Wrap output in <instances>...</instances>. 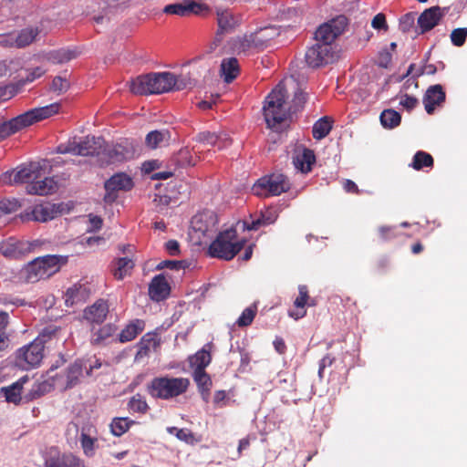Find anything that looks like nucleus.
Here are the masks:
<instances>
[{"label": "nucleus", "instance_id": "obj_1", "mask_svg": "<svg viewBox=\"0 0 467 467\" xmlns=\"http://www.w3.org/2000/svg\"><path fill=\"white\" fill-rule=\"evenodd\" d=\"M191 84V78L171 72L141 75L130 83V91L135 95L160 94L171 90H182Z\"/></svg>", "mask_w": 467, "mask_h": 467}, {"label": "nucleus", "instance_id": "obj_2", "mask_svg": "<svg viewBox=\"0 0 467 467\" xmlns=\"http://www.w3.org/2000/svg\"><path fill=\"white\" fill-rule=\"evenodd\" d=\"M60 104L53 103L48 106L36 108L0 123V140L29 127L38 121L48 119L59 112Z\"/></svg>", "mask_w": 467, "mask_h": 467}, {"label": "nucleus", "instance_id": "obj_3", "mask_svg": "<svg viewBox=\"0 0 467 467\" xmlns=\"http://www.w3.org/2000/svg\"><path fill=\"white\" fill-rule=\"evenodd\" d=\"M285 98L286 90L282 83L277 84L265 98L263 111L268 128L277 130L289 116L291 111Z\"/></svg>", "mask_w": 467, "mask_h": 467}, {"label": "nucleus", "instance_id": "obj_4", "mask_svg": "<svg viewBox=\"0 0 467 467\" xmlns=\"http://www.w3.org/2000/svg\"><path fill=\"white\" fill-rule=\"evenodd\" d=\"M191 382L188 378L163 375L155 377L147 385L148 393L154 399L171 400L184 395Z\"/></svg>", "mask_w": 467, "mask_h": 467}, {"label": "nucleus", "instance_id": "obj_5", "mask_svg": "<svg viewBox=\"0 0 467 467\" xmlns=\"http://www.w3.org/2000/svg\"><path fill=\"white\" fill-rule=\"evenodd\" d=\"M236 239L237 232L233 227L220 232L209 245L206 253L211 257L230 261L244 247L246 243L245 239Z\"/></svg>", "mask_w": 467, "mask_h": 467}, {"label": "nucleus", "instance_id": "obj_6", "mask_svg": "<svg viewBox=\"0 0 467 467\" xmlns=\"http://www.w3.org/2000/svg\"><path fill=\"white\" fill-rule=\"evenodd\" d=\"M289 179L282 173H272L257 180L252 190L262 197L277 196L290 190Z\"/></svg>", "mask_w": 467, "mask_h": 467}, {"label": "nucleus", "instance_id": "obj_7", "mask_svg": "<svg viewBox=\"0 0 467 467\" xmlns=\"http://www.w3.org/2000/svg\"><path fill=\"white\" fill-rule=\"evenodd\" d=\"M140 151V143L134 139H124L120 142L109 147L103 150V157H100L101 164L121 162L130 160Z\"/></svg>", "mask_w": 467, "mask_h": 467}, {"label": "nucleus", "instance_id": "obj_8", "mask_svg": "<svg viewBox=\"0 0 467 467\" xmlns=\"http://www.w3.org/2000/svg\"><path fill=\"white\" fill-rule=\"evenodd\" d=\"M105 140L100 137L87 136L83 140L68 141L66 145H60L58 151L61 153L71 152L82 156H101L103 157Z\"/></svg>", "mask_w": 467, "mask_h": 467}, {"label": "nucleus", "instance_id": "obj_9", "mask_svg": "<svg viewBox=\"0 0 467 467\" xmlns=\"http://www.w3.org/2000/svg\"><path fill=\"white\" fill-rule=\"evenodd\" d=\"M348 18L338 16L319 26L315 32V39L325 45L333 46L335 40L344 33L348 26Z\"/></svg>", "mask_w": 467, "mask_h": 467}, {"label": "nucleus", "instance_id": "obj_10", "mask_svg": "<svg viewBox=\"0 0 467 467\" xmlns=\"http://www.w3.org/2000/svg\"><path fill=\"white\" fill-rule=\"evenodd\" d=\"M39 246L38 241L29 242L9 237L0 244V253L6 258L20 259L34 252Z\"/></svg>", "mask_w": 467, "mask_h": 467}, {"label": "nucleus", "instance_id": "obj_11", "mask_svg": "<svg viewBox=\"0 0 467 467\" xmlns=\"http://www.w3.org/2000/svg\"><path fill=\"white\" fill-rule=\"evenodd\" d=\"M336 58L337 53L333 46L325 45L317 41L306 50L305 56L306 64L313 68L333 63Z\"/></svg>", "mask_w": 467, "mask_h": 467}, {"label": "nucleus", "instance_id": "obj_12", "mask_svg": "<svg viewBox=\"0 0 467 467\" xmlns=\"http://www.w3.org/2000/svg\"><path fill=\"white\" fill-rule=\"evenodd\" d=\"M44 357L42 338H36L29 345L21 348L16 353L17 363L26 368L38 366Z\"/></svg>", "mask_w": 467, "mask_h": 467}, {"label": "nucleus", "instance_id": "obj_13", "mask_svg": "<svg viewBox=\"0 0 467 467\" xmlns=\"http://www.w3.org/2000/svg\"><path fill=\"white\" fill-rule=\"evenodd\" d=\"M45 467H84L80 459L72 453H61L57 448L51 447L45 457Z\"/></svg>", "mask_w": 467, "mask_h": 467}, {"label": "nucleus", "instance_id": "obj_14", "mask_svg": "<svg viewBox=\"0 0 467 467\" xmlns=\"http://www.w3.org/2000/svg\"><path fill=\"white\" fill-rule=\"evenodd\" d=\"M133 187L132 179L125 173H117L105 182L106 202H113L117 199L119 191H130Z\"/></svg>", "mask_w": 467, "mask_h": 467}, {"label": "nucleus", "instance_id": "obj_15", "mask_svg": "<svg viewBox=\"0 0 467 467\" xmlns=\"http://www.w3.org/2000/svg\"><path fill=\"white\" fill-rule=\"evenodd\" d=\"M217 24H218V31L215 36V41L213 42L211 49L213 50L223 40V35L234 29L240 23V18L234 16L232 12L227 9L224 10H217Z\"/></svg>", "mask_w": 467, "mask_h": 467}, {"label": "nucleus", "instance_id": "obj_16", "mask_svg": "<svg viewBox=\"0 0 467 467\" xmlns=\"http://www.w3.org/2000/svg\"><path fill=\"white\" fill-rule=\"evenodd\" d=\"M58 213H60V205L47 202L36 205L30 213H25L22 217L26 221L45 223L54 219Z\"/></svg>", "mask_w": 467, "mask_h": 467}, {"label": "nucleus", "instance_id": "obj_17", "mask_svg": "<svg viewBox=\"0 0 467 467\" xmlns=\"http://www.w3.org/2000/svg\"><path fill=\"white\" fill-rule=\"evenodd\" d=\"M204 10V5L193 0H182V2L167 5L163 12L169 15L188 16L200 15Z\"/></svg>", "mask_w": 467, "mask_h": 467}, {"label": "nucleus", "instance_id": "obj_18", "mask_svg": "<svg viewBox=\"0 0 467 467\" xmlns=\"http://www.w3.org/2000/svg\"><path fill=\"white\" fill-rule=\"evenodd\" d=\"M188 238L191 245L196 251L201 252L203 250L204 217L202 213H197L192 218Z\"/></svg>", "mask_w": 467, "mask_h": 467}, {"label": "nucleus", "instance_id": "obj_19", "mask_svg": "<svg viewBox=\"0 0 467 467\" xmlns=\"http://www.w3.org/2000/svg\"><path fill=\"white\" fill-rule=\"evenodd\" d=\"M187 361L189 369L198 384L200 393L204 395V348L198 350L194 355L190 356Z\"/></svg>", "mask_w": 467, "mask_h": 467}, {"label": "nucleus", "instance_id": "obj_20", "mask_svg": "<svg viewBox=\"0 0 467 467\" xmlns=\"http://www.w3.org/2000/svg\"><path fill=\"white\" fill-rule=\"evenodd\" d=\"M443 16L444 11L440 6H432L425 9L417 20L420 33L424 34L435 27Z\"/></svg>", "mask_w": 467, "mask_h": 467}, {"label": "nucleus", "instance_id": "obj_21", "mask_svg": "<svg viewBox=\"0 0 467 467\" xmlns=\"http://www.w3.org/2000/svg\"><path fill=\"white\" fill-rule=\"evenodd\" d=\"M445 92L442 86L436 84L428 88L423 97V104L428 114H432L437 106H441L445 101Z\"/></svg>", "mask_w": 467, "mask_h": 467}, {"label": "nucleus", "instance_id": "obj_22", "mask_svg": "<svg viewBox=\"0 0 467 467\" xmlns=\"http://www.w3.org/2000/svg\"><path fill=\"white\" fill-rule=\"evenodd\" d=\"M171 293V286L163 274L154 276L149 285V296L156 302L166 299Z\"/></svg>", "mask_w": 467, "mask_h": 467}, {"label": "nucleus", "instance_id": "obj_23", "mask_svg": "<svg viewBox=\"0 0 467 467\" xmlns=\"http://www.w3.org/2000/svg\"><path fill=\"white\" fill-rule=\"evenodd\" d=\"M38 260L41 262L40 266L44 279L57 273L67 263V257L60 255H46L38 257Z\"/></svg>", "mask_w": 467, "mask_h": 467}, {"label": "nucleus", "instance_id": "obj_24", "mask_svg": "<svg viewBox=\"0 0 467 467\" xmlns=\"http://www.w3.org/2000/svg\"><path fill=\"white\" fill-rule=\"evenodd\" d=\"M29 380L30 378L27 375L23 376L12 385L2 388L0 391L4 394L7 402L19 405L23 399L22 391L24 385L26 384Z\"/></svg>", "mask_w": 467, "mask_h": 467}, {"label": "nucleus", "instance_id": "obj_25", "mask_svg": "<svg viewBox=\"0 0 467 467\" xmlns=\"http://www.w3.org/2000/svg\"><path fill=\"white\" fill-rule=\"evenodd\" d=\"M109 312V306L106 301L98 300L90 307H88L84 312V317L89 323L101 324Z\"/></svg>", "mask_w": 467, "mask_h": 467}, {"label": "nucleus", "instance_id": "obj_26", "mask_svg": "<svg viewBox=\"0 0 467 467\" xmlns=\"http://www.w3.org/2000/svg\"><path fill=\"white\" fill-rule=\"evenodd\" d=\"M57 183L53 178L47 177L44 180L34 181L26 187L29 194L47 195L56 192Z\"/></svg>", "mask_w": 467, "mask_h": 467}, {"label": "nucleus", "instance_id": "obj_27", "mask_svg": "<svg viewBox=\"0 0 467 467\" xmlns=\"http://www.w3.org/2000/svg\"><path fill=\"white\" fill-rule=\"evenodd\" d=\"M40 264L41 262L38 258L28 263L20 270L19 279L26 283H36L40 279H44Z\"/></svg>", "mask_w": 467, "mask_h": 467}, {"label": "nucleus", "instance_id": "obj_28", "mask_svg": "<svg viewBox=\"0 0 467 467\" xmlns=\"http://www.w3.org/2000/svg\"><path fill=\"white\" fill-rule=\"evenodd\" d=\"M34 170L30 168H22L19 171L13 170L11 171H6L3 174L2 181L5 183L14 184V183H24L27 182L31 179H36L34 176Z\"/></svg>", "mask_w": 467, "mask_h": 467}, {"label": "nucleus", "instance_id": "obj_29", "mask_svg": "<svg viewBox=\"0 0 467 467\" xmlns=\"http://www.w3.org/2000/svg\"><path fill=\"white\" fill-rule=\"evenodd\" d=\"M221 77L224 82L231 83L237 78L240 73V67L238 60L235 57H228L223 59L221 63Z\"/></svg>", "mask_w": 467, "mask_h": 467}, {"label": "nucleus", "instance_id": "obj_30", "mask_svg": "<svg viewBox=\"0 0 467 467\" xmlns=\"http://www.w3.org/2000/svg\"><path fill=\"white\" fill-rule=\"evenodd\" d=\"M316 161V157L313 150L304 149L301 153H297L293 157V163L295 167L304 173L311 171L312 165Z\"/></svg>", "mask_w": 467, "mask_h": 467}, {"label": "nucleus", "instance_id": "obj_31", "mask_svg": "<svg viewBox=\"0 0 467 467\" xmlns=\"http://www.w3.org/2000/svg\"><path fill=\"white\" fill-rule=\"evenodd\" d=\"M171 140V133L168 130H152L145 138V144L149 149H157L165 146Z\"/></svg>", "mask_w": 467, "mask_h": 467}, {"label": "nucleus", "instance_id": "obj_32", "mask_svg": "<svg viewBox=\"0 0 467 467\" xmlns=\"http://www.w3.org/2000/svg\"><path fill=\"white\" fill-rule=\"evenodd\" d=\"M87 368V364L83 360H77L67 369V389H71L80 382L83 377V370Z\"/></svg>", "mask_w": 467, "mask_h": 467}, {"label": "nucleus", "instance_id": "obj_33", "mask_svg": "<svg viewBox=\"0 0 467 467\" xmlns=\"http://www.w3.org/2000/svg\"><path fill=\"white\" fill-rule=\"evenodd\" d=\"M145 327L143 320L135 319L131 321L126 327L120 332L119 340L121 343L129 342L133 340L139 334H140Z\"/></svg>", "mask_w": 467, "mask_h": 467}, {"label": "nucleus", "instance_id": "obj_34", "mask_svg": "<svg viewBox=\"0 0 467 467\" xmlns=\"http://www.w3.org/2000/svg\"><path fill=\"white\" fill-rule=\"evenodd\" d=\"M158 347L159 342L157 341L154 335L150 333L144 335L137 344L138 350L135 355V359L140 360L144 357H147L150 354L151 348L155 349Z\"/></svg>", "mask_w": 467, "mask_h": 467}, {"label": "nucleus", "instance_id": "obj_35", "mask_svg": "<svg viewBox=\"0 0 467 467\" xmlns=\"http://www.w3.org/2000/svg\"><path fill=\"white\" fill-rule=\"evenodd\" d=\"M88 297L87 287L83 285H74L67 290L65 294V303L67 306L85 302Z\"/></svg>", "mask_w": 467, "mask_h": 467}, {"label": "nucleus", "instance_id": "obj_36", "mask_svg": "<svg viewBox=\"0 0 467 467\" xmlns=\"http://www.w3.org/2000/svg\"><path fill=\"white\" fill-rule=\"evenodd\" d=\"M333 127V119L327 116L322 117L317 120L312 129L313 138L316 140H322L327 137L331 131Z\"/></svg>", "mask_w": 467, "mask_h": 467}, {"label": "nucleus", "instance_id": "obj_37", "mask_svg": "<svg viewBox=\"0 0 467 467\" xmlns=\"http://www.w3.org/2000/svg\"><path fill=\"white\" fill-rule=\"evenodd\" d=\"M117 330L118 328L115 325L107 324L99 328L97 331L93 332L91 337V343L97 346L102 345L107 339L113 337Z\"/></svg>", "mask_w": 467, "mask_h": 467}, {"label": "nucleus", "instance_id": "obj_38", "mask_svg": "<svg viewBox=\"0 0 467 467\" xmlns=\"http://www.w3.org/2000/svg\"><path fill=\"white\" fill-rule=\"evenodd\" d=\"M298 292H299V295L296 298L294 305L296 308L300 309V312H297V313L290 312L289 313L290 317H295L296 319L301 318L306 315V310L304 308L306 306L307 300L309 298L308 289H307L306 285H300L298 286Z\"/></svg>", "mask_w": 467, "mask_h": 467}, {"label": "nucleus", "instance_id": "obj_39", "mask_svg": "<svg viewBox=\"0 0 467 467\" xmlns=\"http://www.w3.org/2000/svg\"><path fill=\"white\" fill-rule=\"evenodd\" d=\"M134 267V263L132 260L124 257L119 258L112 266V273L115 278L120 280L124 278L127 275H130L131 270Z\"/></svg>", "mask_w": 467, "mask_h": 467}, {"label": "nucleus", "instance_id": "obj_40", "mask_svg": "<svg viewBox=\"0 0 467 467\" xmlns=\"http://www.w3.org/2000/svg\"><path fill=\"white\" fill-rule=\"evenodd\" d=\"M381 125L386 129H394L400 124L401 116L400 114L392 109H384L379 117Z\"/></svg>", "mask_w": 467, "mask_h": 467}, {"label": "nucleus", "instance_id": "obj_41", "mask_svg": "<svg viewBox=\"0 0 467 467\" xmlns=\"http://www.w3.org/2000/svg\"><path fill=\"white\" fill-rule=\"evenodd\" d=\"M433 164L434 161L430 153L419 150L414 154L410 166L414 170L420 171L423 168H431Z\"/></svg>", "mask_w": 467, "mask_h": 467}, {"label": "nucleus", "instance_id": "obj_42", "mask_svg": "<svg viewBox=\"0 0 467 467\" xmlns=\"http://www.w3.org/2000/svg\"><path fill=\"white\" fill-rule=\"evenodd\" d=\"M133 423L134 421L128 418H114L110 424V429L115 436H121Z\"/></svg>", "mask_w": 467, "mask_h": 467}, {"label": "nucleus", "instance_id": "obj_43", "mask_svg": "<svg viewBox=\"0 0 467 467\" xmlns=\"http://www.w3.org/2000/svg\"><path fill=\"white\" fill-rule=\"evenodd\" d=\"M257 313V306L255 305L246 307L236 320L235 324L239 327H246L250 326Z\"/></svg>", "mask_w": 467, "mask_h": 467}, {"label": "nucleus", "instance_id": "obj_44", "mask_svg": "<svg viewBox=\"0 0 467 467\" xmlns=\"http://www.w3.org/2000/svg\"><path fill=\"white\" fill-rule=\"evenodd\" d=\"M306 100L307 93L302 88L298 87L295 91L291 105L288 107L290 111L296 113L302 109Z\"/></svg>", "mask_w": 467, "mask_h": 467}, {"label": "nucleus", "instance_id": "obj_45", "mask_svg": "<svg viewBox=\"0 0 467 467\" xmlns=\"http://www.w3.org/2000/svg\"><path fill=\"white\" fill-rule=\"evenodd\" d=\"M38 31L33 28H26L22 30L16 39V46L18 47H25L30 45L35 40Z\"/></svg>", "mask_w": 467, "mask_h": 467}, {"label": "nucleus", "instance_id": "obj_46", "mask_svg": "<svg viewBox=\"0 0 467 467\" xmlns=\"http://www.w3.org/2000/svg\"><path fill=\"white\" fill-rule=\"evenodd\" d=\"M129 408L134 412L142 414L146 413L149 410L145 398L140 394H136L130 400Z\"/></svg>", "mask_w": 467, "mask_h": 467}, {"label": "nucleus", "instance_id": "obj_47", "mask_svg": "<svg viewBox=\"0 0 467 467\" xmlns=\"http://www.w3.org/2000/svg\"><path fill=\"white\" fill-rule=\"evenodd\" d=\"M379 239L381 242H389L400 235L396 226L383 225L378 229Z\"/></svg>", "mask_w": 467, "mask_h": 467}, {"label": "nucleus", "instance_id": "obj_48", "mask_svg": "<svg viewBox=\"0 0 467 467\" xmlns=\"http://www.w3.org/2000/svg\"><path fill=\"white\" fill-rule=\"evenodd\" d=\"M78 52L69 49H61L54 52L51 56L52 59L57 63H66L76 58Z\"/></svg>", "mask_w": 467, "mask_h": 467}, {"label": "nucleus", "instance_id": "obj_49", "mask_svg": "<svg viewBox=\"0 0 467 467\" xmlns=\"http://www.w3.org/2000/svg\"><path fill=\"white\" fill-rule=\"evenodd\" d=\"M96 439L92 438L88 433L85 431V429H82L80 442L81 446L84 450L85 454L92 455L95 449Z\"/></svg>", "mask_w": 467, "mask_h": 467}, {"label": "nucleus", "instance_id": "obj_50", "mask_svg": "<svg viewBox=\"0 0 467 467\" xmlns=\"http://www.w3.org/2000/svg\"><path fill=\"white\" fill-rule=\"evenodd\" d=\"M22 206L21 202L16 199H3L0 201V210L5 213H12Z\"/></svg>", "mask_w": 467, "mask_h": 467}, {"label": "nucleus", "instance_id": "obj_51", "mask_svg": "<svg viewBox=\"0 0 467 467\" xmlns=\"http://www.w3.org/2000/svg\"><path fill=\"white\" fill-rule=\"evenodd\" d=\"M466 38H467V28L466 27L453 29L451 34V43L455 47L463 46V44L466 41Z\"/></svg>", "mask_w": 467, "mask_h": 467}, {"label": "nucleus", "instance_id": "obj_52", "mask_svg": "<svg viewBox=\"0 0 467 467\" xmlns=\"http://www.w3.org/2000/svg\"><path fill=\"white\" fill-rule=\"evenodd\" d=\"M227 144V140L222 139L216 132L206 133V146L211 145L217 150L224 148Z\"/></svg>", "mask_w": 467, "mask_h": 467}, {"label": "nucleus", "instance_id": "obj_53", "mask_svg": "<svg viewBox=\"0 0 467 467\" xmlns=\"http://www.w3.org/2000/svg\"><path fill=\"white\" fill-rule=\"evenodd\" d=\"M253 44H254L253 36H244L241 37H237L234 40V48L238 52H244L247 49H249L250 47H252Z\"/></svg>", "mask_w": 467, "mask_h": 467}, {"label": "nucleus", "instance_id": "obj_54", "mask_svg": "<svg viewBox=\"0 0 467 467\" xmlns=\"http://www.w3.org/2000/svg\"><path fill=\"white\" fill-rule=\"evenodd\" d=\"M415 14L407 13L400 19V28L402 32H409L414 26Z\"/></svg>", "mask_w": 467, "mask_h": 467}, {"label": "nucleus", "instance_id": "obj_55", "mask_svg": "<svg viewBox=\"0 0 467 467\" xmlns=\"http://www.w3.org/2000/svg\"><path fill=\"white\" fill-rule=\"evenodd\" d=\"M391 60V52L389 49L385 48L379 53L377 63L379 67L382 68H387L390 65Z\"/></svg>", "mask_w": 467, "mask_h": 467}, {"label": "nucleus", "instance_id": "obj_56", "mask_svg": "<svg viewBox=\"0 0 467 467\" xmlns=\"http://www.w3.org/2000/svg\"><path fill=\"white\" fill-rule=\"evenodd\" d=\"M156 268L157 270H162L164 268H169L171 270H180L184 268V262L177 260H165L161 262Z\"/></svg>", "mask_w": 467, "mask_h": 467}, {"label": "nucleus", "instance_id": "obj_57", "mask_svg": "<svg viewBox=\"0 0 467 467\" xmlns=\"http://www.w3.org/2000/svg\"><path fill=\"white\" fill-rule=\"evenodd\" d=\"M418 103V99L413 96L404 94L400 97V104L409 111L412 110Z\"/></svg>", "mask_w": 467, "mask_h": 467}, {"label": "nucleus", "instance_id": "obj_58", "mask_svg": "<svg viewBox=\"0 0 467 467\" xmlns=\"http://www.w3.org/2000/svg\"><path fill=\"white\" fill-rule=\"evenodd\" d=\"M371 26L377 30H387L388 25L385 15L383 13L377 14L372 19Z\"/></svg>", "mask_w": 467, "mask_h": 467}, {"label": "nucleus", "instance_id": "obj_59", "mask_svg": "<svg viewBox=\"0 0 467 467\" xmlns=\"http://www.w3.org/2000/svg\"><path fill=\"white\" fill-rule=\"evenodd\" d=\"M68 86V81L66 78H63L61 77H56L52 81L51 88L54 91L62 92L67 90Z\"/></svg>", "mask_w": 467, "mask_h": 467}, {"label": "nucleus", "instance_id": "obj_60", "mask_svg": "<svg viewBox=\"0 0 467 467\" xmlns=\"http://www.w3.org/2000/svg\"><path fill=\"white\" fill-rule=\"evenodd\" d=\"M58 332L57 327L49 326L45 327L36 338H42L43 345Z\"/></svg>", "mask_w": 467, "mask_h": 467}, {"label": "nucleus", "instance_id": "obj_61", "mask_svg": "<svg viewBox=\"0 0 467 467\" xmlns=\"http://www.w3.org/2000/svg\"><path fill=\"white\" fill-rule=\"evenodd\" d=\"M213 403L216 407L222 408L227 404L228 398L224 390H218L213 396Z\"/></svg>", "mask_w": 467, "mask_h": 467}, {"label": "nucleus", "instance_id": "obj_62", "mask_svg": "<svg viewBox=\"0 0 467 467\" xmlns=\"http://www.w3.org/2000/svg\"><path fill=\"white\" fill-rule=\"evenodd\" d=\"M334 362V358L330 355H326L319 362L318 376L320 379L324 376V370L327 367H330Z\"/></svg>", "mask_w": 467, "mask_h": 467}, {"label": "nucleus", "instance_id": "obj_63", "mask_svg": "<svg viewBox=\"0 0 467 467\" xmlns=\"http://www.w3.org/2000/svg\"><path fill=\"white\" fill-rule=\"evenodd\" d=\"M244 228L249 230V231H255L258 230L261 226L265 225V222L263 221L262 215L254 220H253L251 223L244 222Z\"/></svg>", "mask_w": 467, "mask_h": 467}, {"label": "nucleus", "instance_id": "obj_64", "mask_svg": "<svg viewBox=\"0 0 467 467\" xmlns=\"http://www.w3.org/2000/svg\"><path fill=\"white\" fill-rule=\"evenodd\" d=\"M165 249L171 255H178L180 254V244L175 240H170L165 244Z\"/></svg>", "mask_w": 467, "mask_h": 467}]
</instances>
